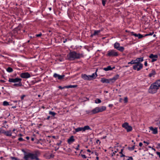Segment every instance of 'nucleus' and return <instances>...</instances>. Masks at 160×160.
<instances>
[{"label":"nucleus","instance_id":"nucleus-1","mask_svg":"<svg viewBox=\"0 0 160 160\" xmlns=\"http://www.w3.org/2000/svg\"><path fill=\"white\" fill-rule=\"evenodd\" d=\"M84 56L82 53H80L75 51L70 52L67 55L68 59L70 61H73L75 59H79Z\"/></svg>","mask_w":160,"mask_h":160},{"label":"nucleus","instance_id":"nucleus-2","mask_svg":"<svg viewBox=\"0 0 160 160\" xmlns=\"http://www.w3.org/2000/svg\"><path fill=\"white\" fill-rule=\"evenodd\" d=\"M160 87V79H159L151 84L148 89V92L151 94L156 93Z\"/></svg>","mask_w":160,"mask_h":160},{"label":"nucleus","instance_id":"nucleus-3","mask_svg":"<svg viewBox=\"0 0 160 160\" xmlns=\"http://www.w3.org/2000/svg\"><path fill=\"white\" fill-rule=\"evenodd\" d=\"M40 155V152L38 151H36L34 153H29L25 155L23 158L25 160H28L29 158L31 160H39L38 157Z\"/></svg>","mask_w":160,"mask_h":160},{"label":"nucleus","instance_id":"nucleus-4","mask_svg":"<svg viewBox=\"0 0 160 160\" xmlns=\"http://www.w3.org/2000/svg\"><path fill=\"white\" fill-rule=\"evenodd\" d=\"M135 61L136 62V64L134 65V68L136 69L137 66H139V68H138V70L142 69L143 68V65L141 62L143 61V58L141 57L137 58L135 59Z\"/></svg>","mask_w":160,"mask_h":160},{"label":"nucleus","instance_id":"nucleus-5","mask_svg":"<svg viewBox=\"0 0 160 160\" xmlns=\"http://www.w3.org/2000/svg\"><path fill=\"white\" fill-rule=\"evenodd\" d=\"M106 108L103 106L101 107H97L90 111L92 114H94L99 112H102L106 110Z\"/></svg>","mask_w":160,"mask_h":160},{"label":"nucleus","instance_id":"nucleus-6","mask_svg":"<svg viewBox=\"0 0 160 160\" xmlns=\"http://www.w3.org/2000/svg\"><path fill=\"white\" fill-rule=\"evenodd\" d=\"M88 130H91V129L88 125L85 126L83 127H78L75 129V131L73 132V133L75 134L77 132L81 131L84 132Z\"/></svg>","mask_w":160,"mask_h":160},{"label":"nucleus","instance_id":"nucleus-7","mask_svg":"<svg viewBox=\"0 0 160 160\" xmlns=\"http://www.w3.org/2000/svg\"><path fill=\"white\" fill-rule=\"evenodd\" d=\"M106 56L110 57H116L118 56V54L114 50H111L108 51Z\"/></svg>","mask_w":160,"mask_h":160},{"label":"nucleus","instance_id":"nucleus-8","mask_svg":"<svg viewBox=\"0 0 160 160\" xmlns=\"http://www.w3.org/2000/svg\"><path fill=\"white\" fill-rule=\"evenodd\" d=\"M122 127L126 129L127 132H129L132 130V127L129 125L128 123L125 122L122 125Z\"/></svg>","mask_w":160,"mask_h":160},{"label":"nucleus","instance_id":"nucleus-9","mask_svg":"<svg viewBox=\"0 0 160 160\" xmlns=\"http://www.w3.org/2000/svg\"><path fill=\"white\" fill-rule=\"evenodd\" d=\"M20 76L23 78H28L31 77L30 74L28 72L22 73L20 74Z\"/></svg>","mask_w":160,"mask_h":160},{"label":"nucleus","instance_id":"nucleus-10","mask_svg":"<svg viewBox=\"0 0 160 160\" xmlns=\"http://www.w3.org/2000/svg\"><path fill=\"white\" fill-rule=\"evenodd\" d=\"M53 76L55 78L61 80L64 78L65 76L64 75H60L56 73H55L54 74Z\"/></svg>","mask_w":160,"mask_h":160},{"label":"nucleus","instance_id":"nucleus-11","mask_svg":"<svg viewBox=\"0 0 160 160\" xmlns=\"http://www.w3.org/2000/svg\"><path fill=\"white\" fill-rule=\"evenodd\" d=\"M22 79L20 78H9L8 81L10 82H21Z\"/></svg>","mask_w":160,"mask_h":160},{"label":"nucleus","instance_id":"nucleus-12","mask_svg":"<svg viewBox=\"0 0 160 160\" xmlns=\"http://www.w3.org/2000/svg\"><path fill=\"white\" fill-rule=\"evenodd\" d=\"M130 34H131V35H133L136 37H138V38L139 39L142 38L143 37H145V36H143V35H142L140 34H139V33L138 34H137L136 33L134 34V32H130Z\"/></svg>","mask_w":160,"mask_h":160},{"label":"nucleus","instance_id":"nucleus-13","mask_svg":"<svg viewBox=\"0 0 160 160\" xmlns=\"http://www.w3.org/2000/svg\"><path fill=\"white\" fill-rule=\"evenodd\" d=\"M101 82L103 83H111L110 79H107L105 78H101Z\"/></svg>","mask_w":160,"mask_h":160},{"label":"nucleus","instance_id":"nucleus-14","mask_svg":"<svg viewBox=\"0 0 160 160\" xmlns=\"http://www.w3.org/2000/svg\"><path fill=\"white\" fill-rule=\"evenodd\" d=\"M119 77V75L118 74H117L114 76L112 78H110V81L111 82L113 83L115 82Z\"/></svg>","mask_w":160,"mask_h":160},{"label":"nucleus","instance_id":"nucleus-15","mask_svg":"<svg viewBox=\"0 0 160 160\" xmlns=\"http://www.w3.org/2000/svg\"><path fill=\"white\" fill-rule=\"evenodd\" d=\"M75 140V139L74 138V136H72L68 139V142L69 144H70L72 142H74Z\"/></svg>","mask_w":160,"mask_h":160},{"label":"nucleus","instance_id":"nucleus-16","mask_svg":"<svg viewBox=\"0 0 160 160\" xmlns=\"http://www.w3.org/2000/svg\"><path fill=\"white\" fill-rule=\"evenodd\" d=\"M150 130L152 131V133L153 134H155L158 133L157 128H154L152 127L149 128Z\"/></svg>","mask_w":160,"mask_h":160},{"label":"nucleus","instance_id":"nucleus-17","mask_svg":"<svg viewBox=\"0 0 160 160\" xmlns=\"http://www.w3.org/2000/svg\"><path fill=\"white\" fill-rule=\"evenodd\" d=\"M2 133H4L5 135L7 136H12V132L11 130L7 131H3Z\"/></svg>","mask_w":160,"mask_h":160},{"label":"nucleus","instance_id":"nucleus-18","mask_svg":"<svg viewBox=\"0 0 160 160\" xmlns=\"http://www.w3.org/2000/svg\"><path fill=\"white\" fill-rule=\"evenodd\" d=\"M115 68V67H113L112 68H111V67L110 66H108L107 68H104L103 69L106 71H108L109 70H112L113 69H114Z\"/></svg>","mask_w":160,"mask_h":160},{"label":"nucleus","instance_id":"nucleus-19","mask_svg":"<svg viewBox=\"0 0 160 160\" xmlns=\"http://www.w3.org/2000/svg\"><path fill=\"white\" fill-rule=\"evenodd\" d=\"M81 77L84 80H89V75L87 76L86 74H82L81 75Z\"/></svg>","mask_w":160,"mask_h":160},{"label":"nucleus","instance_id":"nucleus-20","mask_svg":"<svg viewBox=\"0 0 160 160\" xmlns=\"http://www.w3.org/2000/svg\"><path fill=\"white\" fill-rule=\"evenodd\" d=\"M97 76L96 72L93 73L91 75H89V80L94 79L95 77Z\"/></svg>","mask_w":160,"mask_h":160},{"label":"nucleus","instance_id":"nucleus-21","mask_svg":"<svg viewBox=\"0 0 160 160\" xmlns=\"http://www.w3.org/2000/svg\"><path fill=\"white\" fill-rule=\"evenodd\" d=\"M149 58L152 59H154L155 58H158V56L157 55H153L152 54H151L149 56Z\"/></svg>","mask_w":160,"mask_h":160},{"label":"nucleus","instance_id":"nucleus-22","mask_svg":"<svg viewBox=\"0 0 160 160\" xmlns=\"http://www.w3.org/2000/svg\"><path fill=\"white\" fill-rule=\"evenodd\" d=\"M114 47L115 48L117 49L120 47V44L118 42H116L114 44Z\"/></svg>","mask_w":160,"mask_h":160},{"label":"nucleus","instance_id":"nucleus-23","mask_svg":"<svg viewBox=\"0 0 160 160\" xmlns=\"http://www.w3.org/2000/svg\"><path fill=\"white\" fill-rule=\"evenodd\" d=\"M156 74V72L155 70H152V71L151 73H150L149 74V77H151L153 76L154 75Z\"/></svg>","mask_w":160,"mask_h":160},{"label":"nucleus","instance_id":"nucleus-24","mask_svg":"<svg viewBox=\"0 0 160 160\" xmlns=\"http://www.w3.org/2000/svg\"><path fill=\"white\" fill-rule=\"evenodd\" d=\"M18 83H15L13 85V86L14 87H20L22 86L21 82H18Z\"/></svg>","mask_w":160,"mask_h":160},{"label":"nucleus","instance_id":"nucleus-25","mask_svg":"<svg viewBox=\"0 0 160 160\" xmlns=\"http://www.w3.org/2000/svg\"><path fill=\"white\" fill-rule=\"evenodd\" d=\"M100 32V30H95L94 31V32L92 36H95L97 35Z\"/></svg>","mask_w":160,"mask_h":160},{"label":"nucleus","instance_id":"nucleus-26","mask_svg":"<svg viewBox=\"0 0 160 160\" xmlns=\"http://www.w3.org/2000/svg\"><path fill=\"white\" fill-rule=\"evenodd\" d=\"M7 71L9 72H13V70L12 68L9 67L7 69Z\"/></svg>","mask_w":160,"mask_h":160},{"label":"nucleus","instance_id":"nucleus-27","mask_svg":"<svg viewBox=\"0 0 160 160\" xmlns=\"http://www.w3.org/2000/svg\"><path fill=\"white\" fill-rule=\"evenodd\" d=\"M128 64H136V62L135 60H132L131 62H129L128 63Z\"/></svg>","mask_w":160,"mask_h":160},{"label":"nucleus","instance_id":"nucleus-28","mask_svg":"<svg viewBox=\"0 0 160 160\" xmlns=\"http://www.w3.org/2000/svg\"><path fill=\"white\" fill-rule=\"evenodd\" d=\"M124 48L123 47H119V48L117 49V50L121 52H122L124 50Z\"/></svg>","mask_w":160,"mask_h":160},{"label":"nucleus","instance_id":"nucleus-29","mask_svg":"<svg viewBox=\"0 0 160 160\" xmlns=\"http://www.w3.org/2000/svg\"><path fill=\"white\" fill-rule=\"evenodd\" d=\"M67 86V88H75L77 87V85H68Z\"/></svg>","mask_w":160,"mask_h":160},{"label":"nucleus","instance_id":"nucleus-30","mask_svg":"<svg viewBox=\"0 0 160 160\" xmlns=\"http://www.w3.org/2000/svg\"><path fill=\"white\" fill-rule=\"evenodd\" d=\"M3 105L4 106H7L9 105L8 102L6 101L3 102Z\"/></svg>","mask_w":160,"mask_h":160},{"label":"nucleus","instance_id":"nucleus-31","mask_svg":"<svg viewBox=\"0 0 160 160\" xmlns=\"http://www.w3.org/2000/svg\"><path fill=\"white\" fill-rule=\"evenodd\" d=\"M101 102V101L99 99L97 98L95 100V103H100Z\"/></svg>","mask_w":160,"mask_h":160},{"label":"nucleus","instance_id":"nucleus-32","mask_svg":"<svg viewBox=\"0 0 160 160\" xmlns=\"http://www.w3.org/2000/svg\"><path fill=\"white\" fill-rule=\"evenodd\" d=\"M49 114L53 116L56 114V113L55 112L51 111L49 112Z\"/></svg>","mask_w":160,"mask_h":160},{"label":"nucleus","instance_id":"nucleus-33","mask_svg":"<svg viewBox=\"0 0 160 160\" xmlns=\"http://www.w3.org/2000/svg\"><path fill=\"white\" fill-rule=\"evenodd\" d=\"M154 33V32H149L148 34H146L144 35V36H148L152 35Z\"/></svg>","mask_w":160,"mask_h":160},{"label":"nucleus","instance_id":"nucleus-34","mask_svg":"<svg viewBox=\"0 0 160 160\" xmlns=\"http://www.w3.org/2000/svg\"><path fill=\"white\" fill-rule=\"evenodd\" d=\"M135 148V146H133L132 147H128V149L129 150L132 151Z\"/></svg>","mask_w":160,"mask_h":160},{"label":"nucleus","instance_id":"nucleus-35","mask_svg":"<svg viewBox=\"0 0 160 160\" xmlns=\"http://www.w3.org/2000/svg\"><path fill=\"white\" fill-rule=\"evenodd\" d=\"M134 65H133V69L135 70H137V71H139L141 69H140L139 70H138V68H139V66H137L136 69L134 68Z\"/></svg>","mask_w":160,"mask_h":160},{"label":"nucleus","instance_id":"nucleus-36","mask_svg":"<svg viewBox=\"0 0 160 160\" xmlns=\"http://www.w3.org/2000/svg\"><path fill=\"white\" fill-rule=\"evenodd\" d=\"M10 158L12 160H19V159H18V158L15 157H10Z\"/></svg>","mask_w":160,"mask_h":160},{"label":"nucleus","instance_id":"nucleus-37","mask_svg":"<svg viewBox=\"0 0 160 160\" xmlns=\"http://www.w3.org/2000/svg\"><path fill=\"white\" fill-rule=\"evenodd\" d=\"M58 88L60 89H64V88H67V86H64L63 87H62L61 86H59L58 87Z\"/></svg>","mask_w":160,"mask_h":160},{"label":"nucleus","instance_id":"nucleus-38","mask_svg":"<svg viewBox=\"0 0 160 160\" xmlns=\"http://www.w3.org/2000/svg\"><path fill=\"white\" fill-rule=\"evenodd\" d=\"M106 0H102V3L103 6L105 5Z\"/></svg>","mask_w":160,"mask_h":160},{"label":"nucleus","instance_id":"nucleus-39","mask_svg":"<svg viewBox=\"0 0 160 160\" xmlns=\"http://www.w3.org/2000/svg\"><path fill=\"white\" fill-rule=\"evenodd\" d=\"M124 101L125 102H127L128 101V98L126 97H125L124 98Z\"/></svg>","mask_w":160,"mask_h":160},{"label":"nucleus","instance_id":"nucleus-40","mask_svg":"<svg viewBox=\"0 0 160 160\" xmlns=\"http://www.w3.org/2000/svg\"><path fill=\"white\" fill-rule=\"evenodd\" d=\"M54 155L52 153H51L50 155V157L49 158H53L54 157Z\"/></svg>","mask_w":160,"mask_h":160},{"label":"nucleus","instance_id":"nucleus-41","mask_svg":"<svg viewBox=\"0 0 160 160\" xmlns=\"http://www.w3.org/2000/svg\"><path fill=\"white\" fill-rule=\"evenodd\" d=\"M18 140L20 141H24V140L22 138H19L18 139Z\"/></svg>","mask_w":160,"mask_h":160},{"label":"nucleus","instance_id":"nucleus-42","mask_svg":"<svg viewBox=\"0 0 160 160\" xmlns=\"http://www.w3.org/2000/svg\"><path fill=\"white\" fill-rule=\"evenodd\" d=\"M42 35V34L40 33V34H36V36L37 37H40Z\"/></svg>","mask_w":160,"mask_h":160},{"label":"nucleus","instance_id":"nucleus-43","mask_svg":"<svg viewBox=\"0 0 160 160\" xmlns=\"http://www.w3.org/2000/svg\"><path fill=\"white\" fill-rule=\"evenodd\" d=\"M81 156L83 158H87L85 155L81 154Z\"/></svg>","mask_w":160,"mask_h":160},{"label":"nucleus","instance_id":"nucleus-44","mask_svg":"<svg viewBox=\"0 0 160 160\" xmlns=\"http://www.w3.org/2000/svg\"><path fill=\"white\" fill-rule=\"evenodd\" d=\"M157 60V58H154V59H152V60H151V62H154L155 61H156Z\"/></svg>","mask_w":160,"mask_h":160},{"label":"nucleus","instance_id":"nucleus-45","mask_svg":"<svg viewBox=\"0 0 160 160\" xmlns=\"http://www.w3.org/2000/svg\"><path fill=\"white\" fill-rule=\"evenodd\" d=\"M133 160V158L132 157H129L128 158V159L127 160Z\"/></svg>","mask_w":160,"mask_h":160},{"label":"nucleus","instance_id":"nucleus-46","mask_svg":"<svg viewBox=\"0 0 160 160\" xmlns=\"http://www.w3.org/2000/svg\"><path fill=\"white\" fill-rule=\"evenodd\" d=\"M25 95H22L21 97V100H22L25 97Z\"/></svg>","mask_w":160,"mask_h":160},{"label":"nucleus","instance_id":"nucleus-47","mask_svg":"<svg viewBox=\"0 0 160 160\" xmlns=\"http://www.w3.org/2000/svg\"><path fill=\"white\" fill-rule=\"evenodd\" d=\"M117 152V151H115L114 152H113L112 153V156H113L115 154V153Z\"/></svg>","mask_w":160,"mask_h":160},{"label":"nucleus","instance_id":"nucleus-48","mask_svg":"<svg viewBox=\"0 0 160 160\" xmlns=\"http://www.w3.org/2000/svg\"><path fill=\"white\" fill-rule=\"evenodd\" d=\"M157 154L159 156V158H160V152H156Z\"/></svg>","mask_w":160,"mask_h":160},{"label":"nucleus","instance_id":"nucleus-49","mask_svg":"<svg viewBox=\"0 0 160 160\" xmlns=\"http://www.w3.org/2000/svg\"><path fill=\"white\" fill-rule=\"evenodd\" d=\"M148 148H152V149L154 151H156V150H155V149H154V148H152L151 147V146H148Z\"/></svg>","mask_w":160,"mask_h":160},{"label":"nucleus","instance_id":"nucleus-50","mask_svg":"<svg viewBox=\"0 0 160 160\" xmlns=\"http://www.w3.org/2000/svg\"><path fill=\"white\" fill-rule=\"evenodd\" d=\"M87 111V113H88V114H92V113H91V112H90V111Z\"/></svg>","mask_w":160,"mask_h":160},{"label":"nucleus","instance_id":"nucleus-51","mask_svg":"<svg viewBox=\"0 0 160 160\" xmlns=\"http://www.w3.org/2000/svg\"><path fill=\"white\" fill-rule=\"evenodd\" d=\"M79 145H78V146H77V147L76 148V149L77 150H79Z\"/></svg>","mask_w":160,"mask_h":160},{"label":"nucleus","instance_id":"nucleus-52","mask_svg":"<svg viewBox=\"0 0 160 160\" xmlns=\"http://www.w3.org/2000/svg\"><path fill=\"white\" fill-rule=\"evenodd\" d=\"M143 143H146V144H147V145H148V144H149V142H146V141H143Z\"/></svg>","mask_w":160,"mask_h":160},{"label":"nucleus","instance_id":"nucleus-53","mask_svg":"<svg viewBox=\"0 0 160 160\" xmlns=\"http://www.w3.org/2000/svg\"><path fill=\"white\" fill-rule=\"evenodd\" d=\"M94 154L97 156H98V153L97 152H95Z\"/></svg>","mask_w":160,"mask_h":160},{"label":"nucleus","instance_id":"nucleus-54","mask_svg":"<svg viewBox=\"0 0 160 160\" xmlns=\"http://www.w3.org/2000/svg\"><path fill=\"white\" fill-rule=\"evenodd\" d=\"M142 145H143V144H142V143L141 142H140L139 143V146L140 147H142Z\"/></svg>","mask_w":160,"mask_h":160},{"label":"nucleus","instance_id":"nucleus-55","mask_svg":"<svg viewBox=\"0 0 160 160\" xmlns=\"http://www.w3.org/2000/svg\"><path fill=\"white\" fill-rule=\"evenodd\" d=\"M113 105L112 104H110L109 105H108V106L109 107H110L111 108H112V106H113Z\"/></svg>","mask_w":160,"mask_h":160},{"label":"nucleus","instance_id":"nucleus-56","mask_svg":"<svg viewBox=\"0 0 160 160\" xmlns=\"http://www.w3.org/2000/svg\"><path fill=\"white\" fill-rule=\"evenodd\" d=\"M123 151V149H121V151L119 152V153L122 154Z\"/></svg>","mask_w":160,"mask_h":160},{"label":"nucleus","instance_id":"nucleus-57","mask_svg":"<svg viewBox=\"0 0 160 160\" xmlns=\"http://www.w3.org/2000/svg\"><path fill=\"white\" fill-rule=\"evenodd\" d=\"M61 141H60V142L57 143V145L58 146H59L60 145H61Z\"/></svg>","mask_w":160,"mask_h":160},{"label":"nucleus","instance_id":"nucleus-58","mask_svg":"<svg viewBox=\"0 0 160 160\" xmlns=\"http://www.w3.org/2000/svg\"><path fill=\"white\" fill-rule=\"evenodd\" d=\"M144 65L145 66H147L148 65L147 62V61H145L144 62Z\"/></svg>","mask_w":160,"mask_h":160},{"label":"nucleus","instance_id":"nucleus-59","mask_svg":"<svg viewBox=\"0 0 160 160\" xmlns=\"http://www.w3.org/2000/svg\"><path fill=\"white\" fill-rule=\"evenodd\" d=\"M125 155L123 154H122V155L120 156L121 157H125Z\"/></svg>","mask_w":160,"mask_h":160},{"label":"nucleus","instance_id":"nucleus-60","mask_svg":"<svg viewBox=\"0 0 160 160\" xmlns=\"http://www.w3.org/2000/svg\"><path fill=\"white\" fill-rule=\"evenodd\" d=\"M107 137V136H103V137L102 138L103 139H105Z\"/></svg>","mask_w":160,"mask_h":160},{"label":"nucleus","instance_id":"nucleus-61","mask_svg":"<svg viewBox=\"0 0 160 160\" xmlns=\"http://www.w3.org/2000/svg\"><path fill=\"white\" fill-rule=\"evenodd\" d=\"M50 116H48V117L46 119L47 120H49L50 119Z\"/></svg>","mask_w":160,"mask_h":160},{"label":"nucleus","instance_id":"nucleus-62","mask_svg":"<svg viewBox=\"0 0 160 160\" xmlns=\"http://www.w3.org/2000/svg\"><path fill=\"white\" fill-rule=\"evenodd\" d=\"M67 39H65V40L63 41V43H65L67 42Z\"/></svg>","mask_w":160,"mask_h":160},{"label":"nucleus","instance_id":"nucleus-63","mask_svg":"<svg viewBox=\"0 0 160 160\" xmlns=\"http://www.w3.org/2000/svg\"><path fill=\"white\" fill-rule=\"evenodd\" d=\"M87 151L88 152H91V151L89 149H88L87 150Z\"/></svg>","mask_w":160,"mask_h":160},{"label":"nucleus","instance_id":"nucleus-64","mask_svg":"<svg viewBox=\"0 0 160 160\" xmlns=\"http://www.w3.org/2000/svg\"><path fill=\"white\" fill-rule=\"evenodd\" d=\"M158 146L159 147V148H160V143H158Z\"/></svg>","mask_w":160,"mask_h":160}]
</instances>
